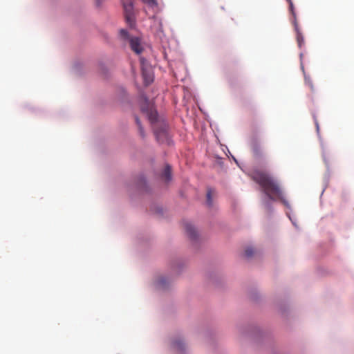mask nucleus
<instances>
[{
	"label": "nucleus",
	"instance_id": "9d476101",
	"mask_svg": "<svg viewBox=\"0 0 354 354\" xmlns=\"http://www.w3.org/2000/svg\"><path fill=\"white\" fill-rule=\"evenodd\" d=\"M162 178L166 182H169L171 180V166L167 165L162 174Z\"/></svg>",
	"mask_w": 354,
	"mask_h": 354
},
{
	"label": "nucleus",
	"instance_id": "6ab92c4d",
	"mask_svg": "<svg viewBox=\"0 0 354 354\" xmlns=\"http://www.w3.org/2000/svg\"><path fill=\"white\" fill-rule=\"evenodd\" d=\"M105 0H95V4L97 8H100Z\"/></svg>",
	"mask_w": 354,
	"mask_h": 354
},
{
	"label": "nucleus",
	"instance_id": "39448f33",
	"mask_svg": "<svg viewBox=\"0 0 354 354\" xmlns=\"http://www.w3.org/2000/svg\"><path fill=\"white\" fill-rule=\"evenodd\" d=\"M154 133L158 142H163L168 138V133L165 125L160 129L154 127Z\"/></svg>",
	"mask_w": 354,
	"mask_h": 354
},
{
	"label": "nucleus",
	"instance_id": "423d86ee",
	"mask_svg": "<svg viewBox=\"0 0 354 354\" xmlns=\"http://www.w3.org/2000/svg\"><path fill=\"white\" fill-rule=\"evenodd\" d=\"M250 147L253 155L256 158L261 157L263 154L262 149L259 142L257 138H253L251 141Z\"/></svg>",
	"mask_w": 354,
	"mask_h": 354
},
{
	"label": "nucleus",
	"instance_id": "f03ea898",
	"mask_svg": "<svg viewBox=\"0 0 354 354\" xmlns=\"http://www.w3.org/2000/svg\"><path fill=\"white\" fill-rule=\"evenodd\" d=\"M124 8V17L127 23L133 26L135 24L133 0H121Z\"/></svg>",
	"mask_w": 354,
	"mask_h": 354
},
{
	"label": "nucleus",
	"instance_id": "9b49d317",
	"mask_svg": "<svg viewBox=\"0 0 354 354\" xmlns=\"http://www.w3.org/2000/svg\"><path fill=\"white\" fill-rule=\"evenodd\" d=\"M173 348L178 352L182 353L185 348V344L180 339H176L172 343Z\"/></svg>",
	"mask_w": 354,
	"mask_h": 354
},
{
	"label": "nucleus",
	"instance_id": "4468645a",
	"mask_svg": "<svg viewBox=\"0 0 354 354\" xmlns=\"http://www.w3.org/2000/svg\"><path fill=\"white\" fill-rule=\"evenodd\" d=\"M254 252L255 251L252 247H248L245 250V256L247 258H251L254 255Z\"/></svg>",
	"mask_w": 354,
	"mask_h": 354
},
{
	"label": "nucleus",
	"instance_id": "7ed1b4c3",
	"mask_svg": "<svg viewBox=\"0 0 354 354\" xmlns=\"http://www.w3.org/2000/svg\"><path fill=\"white\" fill-rule=\"evenodd\" d=\"M142 75L145 84L149 85L153 81V73L151 66L145 62L143 58L140 59Z\"/></svg>",
	"mask_w": 354,
	"mask_h": 354
},
{
	"label": "nucleus",
	"instance_id": "aec40b11",
	"mask_svg": "<svg viewBox=\"0 0 354 354\" xmlns=\"http://www.w3.org/2000/svg\"><path fill=\"white\" fill-rule=\"evenodd\" d=\"M288 2H290V0H286Z\"/></svg>",
	"mask_w": 354,
	"mask_h": 354
},
{
	"label": "nucleus",
	"instance_id": "2eb2a0df",
	"mask_svg": "<svg viewBox=\"0 0 354 354\" xmlns=\"http://www.w3.org/2000/svg\"><path fill=\"white\" fill-rule=\"evenodd\" d=\"M144 3H147L149 6L154 8H158V3L156 0H142Z\"/></svg>",
	"mask_w": 354,
	"mask_h": 354
},
{
	"label": "nucleus",
	"instance_id": "f257e3e1",
	"mask_svg": "<svg viewBox=\"0 0 354 354\" xmlns=\"http://www.w3.org/2000/svg\"><path fill=\"white\" fill-rule=\"evenodd\" d=\"M250 176L261 186L262 191L270 200H279L285 206L289 207V203L283 196L279 183L272 176L260 170L252 171Z\"/></svg>",
	"mask_w": 354,
	"mask_h": 354
},
{
	"label": "nucleus",
	"instance_id": "dca6fc26",
	"mask_svg": "<svg viewBox=\"0 0 354 354\" xmlns=\"http://www.w3.org/2000/svg\"><path fill=\"white\" fill-rule=\"evenodd\" d=\"M135 119H136V124L138 125V129H139L140 134V136L142 137H144V136H145L144 135V130H143V128H142V127L141 125L140 121V120H139V118L138 117H136Z\"/></svg>",
	"mask_w": 354,
	"mask_h": 354
},
{
	"label": "nucleus",
	"instance_id": "0eeeda50",
	"mask_svg": "<svg viewBox=\"0 0 354 354\" xmlns=\"http://www.w3.org/2000/svg\"><path fill=\"white\" fill-rule=\"evenodd\" d=\"M130 46L131 50L134 51L136 54H140L143 50V48L140 44V40L138 37L131 38Z\"/></svg>",
	"mask_w": 354,
	"mask_h": 354
},
{
	"label": "nucleus",
	"instance_id": "f3484780",
	"mask_svg": "<svg viewBox=\"0 0 354 354\" xmlns=\"http://www.w3.org/2000/svg\"><path fill=\"white\" fill-rule=\"evenodd\" d=\"M120 36L123 37L124 39H126L128 37V32L126 30L122 29L120 31Z\"/></svg>",
	"mask_w": 354,
	"mask_h": 354
},
{
	"label": "nucleus",
	"instance_id": "6e6552de",
	"mask_svg": "<svg viewBox=\"0 0 354 354\" xmlns=\"http://www.w3.org/2000/svg\"><path fill=\"white\" fill-rule=\"evenodd\" d=\"M184 227L185 230V232L187 234V236L192 239H196L197 236V232L196 231L194 227L192 225V224L189 223H185Z\"/></svg>",
	"mask_w": 354,
	"mask_h": 354
},
{
	"label": "nucleus",
	"instance_id": "f8f14e48",
	"mask_svg": "<svg viewBox=\"0 0 354 354\" xmlns=\"http://www.w3.org/2000/svg\"><path fill=\"white\" fill-rule=\"evenodd\" d=\"M214 194V190L212 188H209L207 192V204L208 206L212 205V195Z\"/></svg>",
	"mask_w": 354,
	"mask_h": 354
},
{
	"label": "nucleus",
	"instance_id": "20e7f679",
	"mask_svg": "<svg viewBox=\"0 0 354 354\" xmlns=\"http://www.w3.org/2000/svg\"><path fill=\"white\" fill-rule=\"evenodd\" d=\"M141 109L143 113L147 114L151 123L154 124L157 122L158 113L153 104L149 102H145V103L142 106Z\"/></svg>",
	"mask_w": 354,
	"mask_h": 354
},
{
	"label": "nucleus",
	"instance_id": "ddd939ff",
	"mask_svg": "<svg viewBox=\"0 0 354 354\" xmlns=\"http://www.w3.org/2000/svg\"><path fill=\"white\" fill-rule=\"evenodd\" d=\"M167 281V280L166 278L160 277L157 280L156 285L160 288H165Z\"/></svg>",
	"mask_w": 354,
	"mask_h": 354
},
{
	"label": "nucleus",
	"instance_id": "a211bd4d",
	"mask_svg": "<svg viewBox=\"0 0 354 354\" xmlns=\"http://www.w3.org/2000/svg\"><path fill=\"white\" fill-rule=\"evenodd\" d=\"M288 3H289L290 10L292 15L294 16V17H295V13L294 11V5H293L292 0H290V2H288Z\"/></svg>",
	"mask_w": 354,
	"mask_h": 354
},
{
	"label": "nucleus",
	"instance_id": "1a4fd4ad",
	"mask_svg": "<svg viewBox=\"0 0 354 354\" xmlns=\"http://www.w3.org/2000/svg\"><path fill=\"white\" fill-rule=\"evenodd\" d=\"M294 26H295V30L297 33L296 37H297V41L298 44V46L299 48H301L302 46L304 45V38L303 35L301 34V32H300V30L299 29L298 24L295 19L294 21Z\"/></svg>",
	"mask_w": 354,
	"mask_h": 354
}]
</instances>
